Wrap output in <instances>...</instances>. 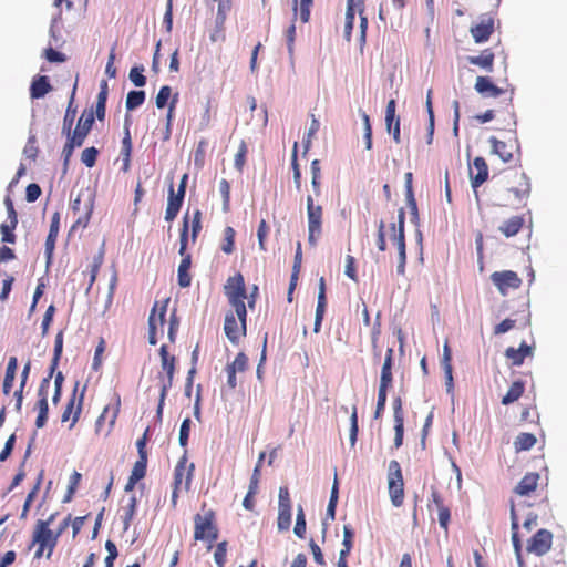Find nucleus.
<instances>
[{"label": "nucleus", "mask_w": 567, "mask_h": 567, "mask_svg": "<svg viewBox=\"0 0 567 567\" xmlns=\"http://www.w3.org/2000/svg\"><path fill=\"white\" fill-rule=\"evenodd\" d=\"M495 54L492 49L483 50L478 55L467 56L470 64L477 65L481 69L492 72L494 66Z\"/></svg>", "instance_id": "c756f323"}, {"label": "nucleus", "mask_w": 567, "mask_h": 567, "mask_svg": "<svg viewBox=\"0 0 567 567\" xmlns=\"http://www.w3.org/2000/svg\"><path fill=\"white\" fill-rule=\"evenodd\" d=\"M62 350H63V331L60 330L56 333L55 340H54V351H53V358L51 360V373H54L59 365V362H60V359L62 355Z\"/></svg>", "instance_id": "79ce46f5"}, {"label": "nucleus", "mask_w": 567, "mask_h": 567, "mask_svg": "<svg viewBox=\"0 0 567 567\" xmlns=\"http://www.w3.org/2000/svg\"><path fill=\"white\" fill-rule=\"evenodd\" d=\"M525 384L523 381L518 380L512 383L508 391L502 399V404L508 405L511 403L516 402L524 393Z\"/></svg>", "instance_id": "c9c22d12"}, {"label": "nucleus", "mask_w": 567, "mask_h": 567, "mask_svg": "<svg viewBox=\"0 0 567 567\" xmlns=\"http://www.w3.org/2000/svg\"><path fill=\"white\" fill-rule=\"evenodd\" d=\"M59 230H60V214L58 212H55L52 215L49 234H48L47 240H45L47 266H49L52 262Z\"/></svg>", "instance_id": "aec40b11"}, {"label": "nucleus", "mask_w": 567, "mask_h": 567, "mask_svg": "<svg viewBox=\"0 0 567 567\" xmlns=\"http://www.w3.org/2000/svg\"><path fill=\"white\" fill-rule=\"evenodd\" d=\"M326 307H327L326 292L318 291V302H317V308H316V318H315V327H313V331L316 333H318L321 329V323H322V320L324 317Z\"/></svg>", "instance_id": "4c0bfd02"}, {"label": "nucleus", "mask_w": 567, "mask_h": 567, "mask_svg": "<svg viewBox=\"0 0 567 567\" xmlns=\"http://www.w3.org/2000/svg\"><path fill=\"white\" fill-rule=\"evenodd\" d=\"M79 385H80V382L76 381L74 384L73 391H72V395L69 399V402L66 403V405L62 412V415H61V422L64 423V422L71 421V423L69 425L70 430L75 426V424L78 423V421L80 419L82 408H83L84 396H85V392H86V385H84L79 393Z\"/></svg>", "instance_id": "1a4fd4ad"}, {"label": "nucleus", "mask_w": 567, "mask_h": 567, "mask_svg": "<svg viewBox=\"0 0 567 567\" xmlns=\"http://www.w3.org/2000/svg\"><path fill=\"white\" fill-rule=\"evenodd\" d=\"M306 525L307 524H306V516H305L303 508L301 506H299L298 513H297L296 525L293 528V533L296 534L297 537L305 538Z\"/></svg>", "instance_id": "8fccbe9b"}, {"label": "nucleus", "mask_w": 567, "mask_h": 567, "mask_svg": "<svg viewBox=\"0 0 567 567\" xmlns=\"http://www.w3.org/2000/svg\"><path fill=\"white\" fill-rule=\"evenodd\" d=\"M81 477L82 475L74 471L71 476H70V481H69V486H68V492H66V495L64 497V502H70L79 486V483L81 481Z\"/></svg>", "instance_id": "4d7b16f0"}, {"label": "nucleus", "mask_w": 567, "mask_h": 567, "mask_svg": "<svg viewBox=\"0 0 567 567\" xmlns=\"http://www.w3.org/2000/svg\"><path fill=\"white\" fill-rule=\"evenodd\" d=\"M171 95L172 89L168 85L162 86L155 99L156 106L158 109L165 107L168 103V100L171 99Z\"/></svg>", "instance_id": "052dcab7"}, {"label": "nucleus", "mask_w": 567, "mask_h": 567, "mask_svg": "<svg viewBox=\"0 0 567 567\" xmlns=\"http://www.w3.org/2000/svg\"><path fill=\"white\" fill-rule=\"evenodd\" d=\"M137 507V499L135 495H132L128 499V504L124 507V514L122 516L123 528L127 530L134 519Z\"/></svg>", "instance_id": "ea45409f"}, {"label": "nucleus", "mask_w": 567, "mask_h": 567, "mask_svg": "<svg viewBox=\"0 0 567 567\" xmlns=\"http://www.w3.org/2000/svg\"><path fill=\"white\" fill-rule=\"evenodd\" d=\"M179 327V319L176 315V310H174L169 316L168 321V339L172 343L176 340V333Z\"/></svg>", "instance_id": "69168bd1"}, {"label": "nucleus", "mask_w": 567, "mask_h": 567, "mask_svg": "<svg viewBox=\"0 0 567 567\" xmlns=\"http://www.w3.org/2000/svg\"><path fill=\"white\" fill-rule=\"evenodd\" d=\"M182 261L178 266L177 270V280L178 285L182 288H187L190 286L192 276L189 274V269L192 266V256L189 254L182 256Z\"/></svg>", "instance_id": "2f4dec72"}, {"label": "nucleus", "mask_w": 567, "mask_h": 567, "mask_svg": "<svg viewBox=\"0 0 567 567\" xmlns=\"http://www.w3.org/2000/svg\"><path fill=\"white\" fill-rule=\"evenodd\" d=\"M228 367L234 368L236 372H244L248 368V357L244 352H239Z\"/></svg>", "instance_id": "e2e57ef3"}, {"label": "nucleus", "mask_w": 567, "mask_h": 567, "mask_svg": "<svg viewBox=\"0 0 567 567\" xmlns=\"http://www.w3.org/2000/svg\"><path fill=\"white\" fill-rule=\"evenodd\" d=\"M395 109V100L391 99L385 109V124L389 134L398 142L400 140V117L396 116Z\"/></svg>", "instance_id": "4be33fe9"}, {"label": "nucleus", "mask_w": 567, "mask_h": 567, "mask_svg": "<svg viewBox=\"0 0 567 567\" xmlns=\"http://www.w3.org/2000/svg\"><path fill=\"white\" fill-rule=\"evenodd\" d=\"M298 144H293L291 165L293 169V182L297 189L301 187V172L297 162Z\"/></svg>", "instance_id": "13d9d810"}, {"label": "nucleus", "mask_w": 567, "mask_h": 567, "mask_svg": "<svg viewBox=\"0 0 567 567\" xmlns=\"http://www.w3.org/2000/svg\"><path fill=\"white\" fill-rule=\"evenodd\" d=\"M190 424H192V421H190L189 417H186L182 422V425H181V429H179V444L183 447H186L187 444H188L189 432H190Z\"/></svg>", "instance_id": "0e129e2a"}, {"label": "nucleus", "mask_w": 567, "mask_h": 567, "mask_svg": "<svg viewBox=\"0 0 567 567\" xmlns=\"http://www.w3.org/2000/svg\"><path fill=\"white\" fill-rule=\"evenodd\" d=\"M17 369H18L17 358L10 357L7 368H6L4 379H3V383H2V391L6 395H8L12 390L13 382L16 379Z\"/></svg>", "instance_id": "f704fd0d"}, {"label": "nucleus", "mask_w": 567, "mask_h": 567, "mask_svg": "<svg viewBox=\"0 0 567 567\" xmlns=\"http://www.w3.org/2000/svg\"><path fill=\"white\" fill-rule=\"evenodd\" d=\"M76 86H78V80L74 83L72 94H71V97L69 101V105H68V109L65 111L64 118H63L62 133L66 135V140H68L66 142L70 141V137L72 135V131H73L72 126H73L74 118L76 115V109L73 107Z\"/></svg>", "instance_id": "bb28decb"}, {"label": "nucleus", "mask_w": 567, "mask_h": 567, "mask_svg": "<svg viewBox=\"0 0 567 567\" xmlns=\"http://www.w3.org/2000/svg\"><path fill=\"white\" fill-rule=\"evenodd\" d=\"M18 224H1L0 226V230H1V235H2V238L1 240L3 243H8V244H14L16 243V235L13 234V230L16 229Z\"/></svg>", "instance_id": "5fc2aeb1"}, {"label": "nucleus", "mask_w": 567, "mask_h": 567, "mask_svg": "<svg viewBox=\"0 0 567 567\" xmlns=\"http://www.w3.org/2000/svg\"><path fill=\"white\" fill-rule=\"evenodd\" d=\"M501 190L504 196L505 206H524L530 195L529 178L522 171L507 172L502 176Z\"/></svg>", "instance_id": "f03ea898"}, {"label": "nucleus", "mask_w": 567, "mask_h": 567, "mask_svg": "<svg viewBox=\"0 0 567 567\" xmlns=\"http://www.w3.org/2000/svg\"><path fill=\"white\" fill-rule=\"evenodd\" d=\"M219 535L216 524V514L213 509H205L194 516V539L208 542V549L213 547V543L217 540Z\"/></svg>", "instance_id": "7ed1b4c3"}, {"label": "nucleus", "mask_w": 567, "mask_h": 567, "mask_svg": "<svg viewBox=\"0 0 567 567\" xmlns=\"http://www.w3.org/2000/svg\"><path fill=\"white\" fill-rule=\"evenodd\" d=\"M471 186L476 193L477 188L487 181L488 167L483 157H475L470 168Z\"/></svg>", "instance_id": "6ab92c4d"}, {"label": "nucleus", "mask_w": 567, "mask_h": 567, "mask_svg": "<svg viewBox=\"0 0 567 567\" xmlns=\"http://www.w3.org/2000/svg\"><path fill=\"white\" fill-rule=\"evenodd\" d=\"M307 218H308V241L311 246L317 245L318 238L322 234L323 208L321 205H315L312 196H307Z\"/></svg>", "instance_id": "9d476101"}, {"label": "nucleus", "mask_w": 567, "mask_h": 567, "mask_svg": "<svg viewBox=\"0 0 567 567\" xmlns=\"http://www.w3.org/2000/svg\"><path fill=\"white\" fill-rule=\"evenodd\" d=\"M493 152L499 159L511 166H516L520 162L522 153L519 144H492Z\"/></svg>", "instance_id": "a211bd4d"}, {"label": "nucleus", "mask_w": 567, "mask_h": 567, "mask_svg": "<svg viewBox=\"0 0 567 567\" xmlns=\"http://www.w3.org/2000/svg\"><path fill=\"white\" fill-rule=\"evenodd\" d=\"M227 546H228V543L226 540L218 543L216 546V549L214 553V559L218 567H224V565L226 563Z\"/></svg>", "instance_id": "603ef678"}, {"label": "nucleus", "mask_w": 567, "mask_h": 567, "mask_svg": "<svg viewBox=\"0 0 567 567\" xmlns=\"http://www.w3.org/2000/svg\"><path fill=\"white\" fill-rule=\"evenodd\" d=\"M525 225V217L523 215L512 216L506 219L498 230L507 238L516 236Z\"/></svg>", "instance_id": "cd10ccee"}, {"label": "nucleus", "mask_w": 567, "mask_h": 567, "mask_svg": "<svg viewBox=\"0 0 567 567\" xmlns=\"http://www.w3.org/2000/svg\"><path fill=\"white\" fill-rule=\"evenodd\" d=\"M147 458L138 457L134 463L130 477L141 481L146 475Z\"/></svg>", "instance_id": "49530a36"}, {"label": "nucleus", "mask_w": 567, "mask_h": 567, "mask_svg": "<svg viewBox=\"0 0 567 567\" xmlns=\"http://www.w3.org/2000/svg\"><path fill=\"white\" fill-rule=\"evenodd\" d=\"M268 231H269V227H268L266 220L262 219L259 223L258 230H257L259 248L262 251H266V237L268 235Z\"/></svg>", "instance_id": "774afa93"}, {"label": "nucleus", "mask_w": 567, "mask_h": 567, "mask_svg": "<svg viewBox=\"0 0 567 567\" xmlns=\"http://www.w3.org/2000/svg\"><path fill=\"white\" fill-rule=\"evenodd\" d=\"M145 101V92L144 91H130L126 96V109L132 111L138 106H141Z\"/></svg>", "instance_id": "c03bdc74"}, {"label": "nucleus", "mask_w": 567, "mask_h": 567, "mask_svg": "<svg viewBox=\"0 0 567 567\" xmlns=\"http://www.w3.org/2000/svg\"><path fill=\"white\" fill-rule=\"evenodd\" d=\"M159 357H161V365L162 370L165 372L166 377L162 378L159 374L158 378L162 379V388L159 394V402L157 406V417L161 420L163 414V406L165 402V398L167 395V391L173 385L175 369H176V358L171 355L168 352V348L166 344H162L159 348Z\"/></svg>", "instance_id": "39448f33"}, {"label": "nucleus", "mask_w": 567, "mask_h": 567, "mask_svg": "<svg viewBox=\"0 0 567 567\" xmlns=\"http://www.w3.org/2000/svg\"><path fill=\"white\" fill-rule=\"evenodd\" d=\"M337 503H338V481L336 477L332 489H331L329 504L327 507V517H329L330 519H334V517H336Z\"/></svg>", "instance_id": "09e8293b"}, {"label": "nucleus", "mask_w": 567, "mask_h": 567, "mask_svg": "<svg viewBox=\"0 0 567 567\" xmlns=\"http://www.w3.org/2000/svg\"><path fill=\"white\" fill-rule=\"evenodd\" d=\"M516 504L514 501H511V520H512V543L514 546V549L516 551V555L518 557V560L520 561V549H522V542L518 536V516L516 513Z\"/></svg>", "instance_id": "473e14b6"}, {"label": "nucleus", "mask_w": 567, "mask_h": 567, "mask_svg": "<svg viewBox=\"0 0 567 567\" xmlns=\"http://www.w3.org/2000/svg\"><path fill=\"white\" fill-rule=\"evenodd\" d=\"M50 91H52V85L50 84L49 78L47 75H38L32 80L30 85L31 99H41Z\"/></svg>", "instance_id": "c85d7f7f"}, {"label": "nucleus", "mask_w": 567, "mask_h": 567, "mask_svg": "<svg viewBox=\"0 0 567 567\" xmlns=\"http://www.w3.org/2000/svg\"><path fill=\"white\" fill-rule=\"evenodd\" d=\"M144 68L141 66H133L130 70L128 78L134 83L135 86H144L146 84V78L143 75Z\"/></svg>", "instance_id": "864d4df0"}, {"label": "nucleus", "mask_w": 567, "mask_h": 567, "mask_svg": "<svg viewBox=\"0 0 567 567\" xmlns=\"http://www.w3.org/2000/svg\"><path fill=\"white\" fill-rule=\"evenodd\" d=\"M131 154H132V144H123L122 151H121V157H122V171L124 173H127L131 167Z\"/></svg>", "instance_id": "338daca9"}, {"label": "nucleus", "mask_w": 567, "mask_h": 567, "mask_svg": "<svg viewBox=\"0 0 567 567\" xmlns=\"http://www.w3.org/2000/svg\"><path fill=\"white\" fill-rule=\"evenodd\" d=\"M96 114L93 106L86 107L82 111L69 142H83L95 123Z\"/></svg>", "instance_id": "4468645a"}, {"label": "nucleus", "mask_w": 567, "mask_h": 567, "mask_svg": "<svg viewBox=\"0 0 567 567\" xmlns=\"http://www.w3.org/2000/svg\"><path fill=\"white\" fill-rule=\"evenodd\" d=\"M235 236L236 231L233 227L227 226L224 229V240L221 244V250L227 255L231 254L235 250Z\"/></svg>", "instance_id": "37998d69"}, {"label": "nucleus", "mask_w": 567, "mask_h": 567, "mask_svg": "<svg viewBox=\"0 0 567 567\" xmlns=\"http://www.w3.org/2000/svg\"><path fill=\"white\" fill-rule=\"evenodd\" d=\"M553 544V534L547 529H539L528 542L527 550L537 556L549 551Z\"/></svg>", "instance_id": "f3484780"}, {"label": "nucleus", "mask_w": 567, "mask_h": 567, "mask_svg": "<svg viewBox=\"0 0 567 567\" xmlns=\"http://www.w3.org/2000/svg\"><path fill=\"white\" fill-rule=\"evenodd\" d=\"M537 442V439L532 433H519L515 441L514 447L516 452L528 451L530 450Z\"/></svg>", "instance_id": "e433bc0d"}, {"label": "nucleus", "mask_w": 567, "mask_h": 567, "mask_svg": "<svg viewBox=\"0 0 567 567\" xmlns=\"http://www.w3.org/2000/svg\"><path fill=\"white\" fill-rule=\"evenodd\" d=\"M55 515L52 514L45 520H38L33 533V544L39 547L34 554L35 558H40L44 550L48 549L47 557L50 558L58 543L59 534H54L50 529V525L54 520Z\"/></svg>", "instance_id": "20e7f679"}, {"label": "nucleus", "mask_w": 567, "mask_h": 567, "mask_svg": "<svg viewBox=\"0 0 567 567\" xmlns=\"http://www.w3.org/2000/svg\"><path fill=\"white\" fill-rule=\"evenodd\" d=\"M388 485L393 506L400 507L404 502V483L400 463L395 460L389 463Z\"/></svg>", "instance_id": "6e6552de"}, {"label": "nucleus", "mask_w": 567, "mask_h": 567, "mask_svg": "<svg viewBox=\"0 0 567 567\" xmlns=\"http://www.w3.org/2000/svg\"><path fill=\"white\" fill-rule=\"evenodd\" d=\"M194 468H195L194 464L190 463L188 465L187 456L183 455L174 468L173 486L176 488H181V486L184 482V489L188 491L190 487Z\"/></svg>", "instance_id": "dca6fc26"}, {"label": "nucleus", "mask_w": 567, "mask_h": 567, "mask_svg": "<svg viewBox=\"0 0 567 567\" xmlns=\"http://www.w3.org/2000/svg\"><path fill=\"white\" fill-rule=\"evenodd\" d=\"M169 299L163 302L155 301L148 316V342L152 346L157 343V334H163L166 322V312Z\"/></svg>", "instance_id": "423d86ee"}, {"label": "nucleus", "mask_w": 567, "mask_h": 567, "mask_svg": "<svg viewBox=\"0 0 567 567\" xmlns=\"http://www.w3.org/2000/svg\"><path fill=\"white\" fill-rule=\"evenodd\" d=\"M491 280L502 296H506L509 290L518 289L522 285V279L513 270L495 271L491 275Z\"/></svg>", "instance_id": "ddd939ff"}, {"label": "nucleus", "mask_w": 567, "mask_h": 567, "mask_svg": "<svg viewBox=\"0 0 567 567\" xmlns=\"http://www.w3.org/2000/svg\"><path fill=\"white\" fill-rule=\"evenodd\" d=\"M386 396H388V390L383 389V388H379L377 408L374 411V419H379L383 414L385 404H386Z\"/></svg>", "instance_id": "680f3d73"}, {"label": "nucleus", "mask_w": 567, "mask_h": 567, "mask_svg": "<svg viewBox=\"0 0 567 567\" xmlns=\"http://www.w3.org/2000/svg\"><path fill=\"white\" fill-rule=\"evenodd\" d=\"M94 200L90 194L79 193L71 203V209L74 215H78L72 229L85 228L91 219L93 213Z\"/></svg>", "instance_id": "9b49d317"}, {"label": "nucleus", "mask_w": 567, "mask_h": 567, "mask_svg": "<svg viewBox=\"0 0 567 567\" xmlns=\"http://www.w3.org/2000/svg\"><path fill=\"white\" fill-rule=\"evenodd\" d=\"M188 229H189V220L188 215L186 214L184 216L183 220V227L181 229V236H179V255L184 256L186 254L187 244H188Z\"/></svg>", "instance_id": "de8ad7c7"}, {"label": "nucleus", "mask_w": 567, "mask_h": 567, "mask_svg": "<svg viewBox=\"0 0 567 567\" xmlns=\"http://www.w3.org/2000/svg\"><path fill=\"white\" fill-rule=\"evenodd\" d=\"M224 293L231 307L225 316L224 331L228 340L233 344H237L247 332V309L245 305L247 291L244 276L240 272L227 279Z\"/></svg>", "instance_id": "f257e3e1"}, {"label": "nucleus", "mask_w": 567, "mask_h": 567, "mask_svg": "<svg viewBox=\"0 0 567 567\" xmlns=\"http://www.w3.org/2000/svg\"><path fill=\"white\" fill-rule=\"evenodd\" d=\"M495 30L494 18L489 14L480 17L477 23L471 27L470 32L476 43L486 42Z\"/></svg>", "instance_id": "2eb2a0df"}, {"label": "nucleus", "mask_w": 567, "mask_h": 567, "mask_svg": "<svg viewBox=\"0 0 567 567\" xmlns=\"http://www.w3.org/2000/svg\"><path fill=\"white\" fill-rule=\"evenodd\" d=\"M103 264V252H99L94 258H93V262L90 267V284H89V289L92 287V285L94 284L96 277H97V274L100 271V268Z\"/></svg>", "instance_id": "bf43d9fd"}, {"label": "nucleus", "mask_w": 567, "mask_h": 567, "mask_svg": "<svg viewBox=\"0 0 567 567\" xmlns=\"http://www.w3.org/2000/svg\"><path fill=\"white\" fill-rule=\"evenodd\" d=\"M277 525L279 530H288L291 525V508L278 507Z\"/></svg>", "instance_id": "a18cd8bd"}, {"label": "nucleus", "mask_w": 567, "mask_h": 567, "mask_svg": "<svg viewBox=\"0 0 567 567\" xmlns=\"http://www.w3.org/2000/svg\"><path fill=\"white\" fill-rule=\"evenodd\" d=\"M404 223H405V212H404V208H400L399 214H398V225H395L394 223L391 225V230H392L391 238L398 248L399 262H398V267H396V272L401 276H403L405 274V264H406V245H405Z\"/></svg>", "instance_id": "0eeeda50"}, {"label": "nucleus", "mask_w": 567, "mask_h": 567, "mask_svg": "<svg viewBox=\"0 0 567 567\" xmlns=\"http://www.w3.org/2000/svg\"><path fill=\"white\" fill-rule=\"evenodd\" d=\"M533 347L522 342L519 348L509 347L505 351V357L511 360L513 365H522L525 358L533 355Z\"/></svg>", "instance_id": "a878e982"}, {"label": "nucleus", "mask_w": 567, "mask_h": 567, "mask_svg": "<svg viewBox=\"0 0 567 567\" xmlns=\"http://www.w3.org/2000/svg\"><path fill=\"white\" fill-rule=\"evenodd\" d=\"M393 348H388L384 362L381 369L380 384L379 388L389 390L393 383L392 365H393Z\"/></svg>", "instance_id": "5701e85b"}, {"label": "nucleus", "mask_w": 567, "mask_h": 567, "mask_svg": "<svg viewBox=\"0 0 567 567\" xmlns=\"http://www.w3.org/2000/svg\"><path fill=\"white\" fill-rule=\"evenodd\" d=\"M264 457H265V453H261L259 456L258 463H257L256 467L254 468V472H252V475L250 478V483H249V487H248V489L251 491V493L258 492V485H259V480H260V466H261V462H262Z\"/></svg>", "instance_id": "6e6d98bb"}, {"label": "nucleus", "mask_w": 567, "mask_h": 567, "mask_svg": "<svg viewBox=\"0 0 567 567\" xmlns=\"http://www.w3.org/2000/svg\"><path fill=\"white\" fill-rule=\"evenodd\" d=\"M355 17V0H347L344 37L350 40Z\"/></svg>", "instance_id": "58836bf2"}, {"label": "nucleus", "mask_w": 567, "mask_h": 567, "mask_svg": "<svg viewBox=\"0 0 567 567\" xmlns=\"http://www.w3.org/2000/svg\"><path fill=\"white\" fill-rule=\"evenodd\" d=\"M97 155L99 151L94 146H91L82 152L81 161L86 167L91 168L95 165Z\"/></svg>", "instance_id": "3c124183"}, {"label": "nucleus", "mask_w": 567, "mask_h": 567, "mask_svg": "<svg viewBox=\"0 0 567 567\" xmlns=\"http://www.w3.org/2000/svg\"><path fill=\"white\" fill-rule=\"evenodd\" d=\"M474 87L477 93L487 97H497L504 93V90L496 86L488 76H477Z\"/></svg>", "instance_id": "393cba45"}, {"label": "nucleus", "mask_w": 567, "mask_h": 567, "mask_svg": "<svg viewBox=\"0 0 567 567\" xmlns=\"http://www.w3.org/2000/svg\"><path fill=\"white\" fill-rule=\"evenodd\" d=\"M120 406H121V400H120V396L117 395L114 406L111 408L110 405H106L103 409L101 415L97 417V420L95 422V432L96 433H99L101 431L102 424L104 423L105 420H109L110 430L114 426L116 419L118 416V413H120Z\"/></svg>", "instance_id": "b1692460"}, {"label": "nucleus", "mask_w": 567, "mask_h": 567, "mask_svg": "<svg viewBox=\"0 0 567 567\" xmlns=\"http://www.w3.org/2000/svg\"><path fill=\"white\" fill-rule=\"evenodd\" d=\"M540 476L536 472L526 473L514 488V494L520 497L529 496L536 491Z\"/></svg>", "instance_id": "412c9836"}, {"label": "nucleus", "mask_w": 567, "mask_h": 567, "mask_svg": "<svg viewBox=\"0 0 567 567\" xmlns=\"http://www.w3.org/2000/svg\"><path fill=\"white\" fill-rule=\"evenodd\" d=\"M35 410L38 411V416L35 420V426L38 429H41L45 425L49 414V404H48V398H39Z\"/></svg>", "instance_id": "a19ab883"}, {"label": "nucleus", "mask_w": 567, "mask_h": 567, "mask_svg": "<svg viewBox=\"0 0 567 567\" xmlns=\"http://www.w3.org/2000/svg\"><path fill=\"white\" fill-rule=\"evenodd\" d=\"M312 4H313V0H293V2H292L293 20H296V18H297L298 6H299L300 20L303 23H307L310 19V9H311ZM286 38H287L288 50L290 53H292L295 38H296L295 21H292V23L287 29Z\"/></svg>", "instance_id": "f8f14e48"}, {"label": "nucleus", "mask_w": 567, "mask_h": 567, "mask_svg": "<svg viewBox=\"0 0 567 567\" xmlns=\"http://www.w3.org/2000/svg\"><path fill=\"white\" fill-rule=\"evenodd\" d=\"M107 94H109L107 82L105 80H102V82L100 84V92L96 97V103L93 106V111L95 112L96 120L99 122H103L105 118Z\"/></svg>", "instance_id": "7c9ffc66"}, {"label": "nucleus", "mask_w": 567, "mask_h": 567, "mask_svg": "<svg viewBox=\"0 0 567 567\" xmlns=\"http://www.w3.org/2000/svg\"><path fill=\"white\" fill-rule=\"evenodd\" d=\"M168 193L169 194H168L167 207H166V212H165V219L167 221H172L176 218V216L182 207L183 200L175 196L173 183H171V185H169Z\"/></svg>", "instance_id": "72a5a7b5"}]
</instances>
